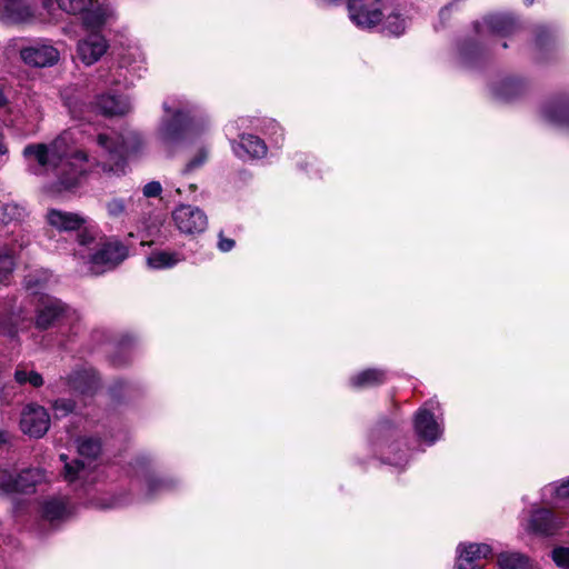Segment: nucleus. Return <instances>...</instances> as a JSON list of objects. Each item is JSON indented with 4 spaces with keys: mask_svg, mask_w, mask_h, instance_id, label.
Returning a JSON list of instances; mask_svg holds the SVG:
<instances>
[{
    "mask_svg": "<svg viewBox=\"0 0 569 569\" xmlns=\"http://www.w3.org/2000/svg\"><path fill=\"white\" fill-rule=\"evenodd\" d=\"M23 156L29 162L38 164L37 173L53 172L66 189L79 182L88 162L87 153L71 144V136L68 132H63L48 144H28L23 149Z\"/></svg>",
    "mask_w": 569,
    "mask_h": 569,
    "instance_id": "nucleus-1",
    "label": "nucleus"
},
{
    "mask_svg": "<svg viewBox=\"0 0 569 569\" xmlns=\"http://www.w3.org/2000/svg\"><path fill=\"white\" fill-rule=\"evenodd\" d=\"M97 142L109 153L110 160L113 161L112 166L103 163V171L116 174L124 172V161L127 157L138 152L141 147L140 137L133 132L128 133L126 137L122 136L118 138L117 141H112L107 134L101 133L98 136Z\"/></svg>",
    "mask_w": 569,
    "mask_h": 569,
    "instance_id": "nucleus-2",
    "label": "nucleus"
},
{
    "mask_svg": "<svg viewBox=\"0 0 569 569\" xmlns=\"http://www.w3.org/2000/svg\"><path fill=\"white\" fill-rule=\"evenodd\" d=\"M70 311L60 299L42 295L34 305L33 325L41 331L59 327L69 318Z\"/></svg>",
    "mask_w": 569,
    "mask_h": 569,
    "instance_id": "nucleus-3",
    "label": "nucleus"
},
{
    "mask_svg": "<svg viewBox=\"0 0 569 569\" xmlns=\"http://www.w3.org/2000/svg\"><path fill=\"white\" fill-rule=\"evenodd\" d=\"M7 50H17L21 60L29 67L47 68L58 63L60 53L57 48L48 42H33L26 47H18L17 40H11Z\"/></svg>",
    "mask_w": 569,
    "mask_h": 569,
    "instance_id": "nucleus-4",
    "label": "nucleus"
},
{
    "mask_svg": "<svg viewBox=\"0 0 569 569\" xmlns=\"http://www.w3.org/2000/svg\"><path fill=\"white\" fill-rule=\"evenodd\" d=\"M58 7L69 14H81L82 23L89 30L101 28L107 19V10L94 0H56Z\"/></svg>",
    "mask_w": 569,
    "mask_h": 569,
    "instance_id": "nucleus-5",
    "label": "nucleus"
},
{
    "mask_svg": "<svg viewBox=\"0 0 569 569\" xmlns=\"http://www.w3.org/2000/svg\"><path fill=\"white\" fill-rule=\"evenodd\" d=\"M348 11L351 21L360 28H373L382 20L380 0H349Z\"/></svg>",
    "mask_w": 569,
    "mask_h": 569,
    "instance_id": "nucleus-6",
    "label": "nucleus"
},
{
    "mask_svg": "<svg viewBox=\"0 0 569 569\" xmlns=\"http://www.w3.org/2000/svg\"><path fill=\"white\" fill-rule=\"evenodd\" d=\"M20 428L30 437H43L50 428L49 412L38 403L27 405L21 411Z\"/></svg>",
    "mask_w": 569,
    "mask_h": 569,
    "instance_id": "nucleus-7",
    "label": "nucleus"
},
{
    "mask_svg": "<svg viewBox=\"0 0 569 569\" xmlns=\"http://www.w3.org/2000/svg\"><path fill=\"white\" fill-rule=\"evenodd\" d=\"M172 219L177 228L187 234L200 233L208 224L207 216L202 210L188 204L179 206L172 212Z\"/></svg>",
    "mask_w": 569,
    "mask_h": 569,
    "instance_id": "nucleus-8",
    "label": "nucleus"
},
{
    "mask_svg": "<svg viewBox=\"0 0 569 569\" xmlns=\"http://www.w3.org/2000/svg\"><path fill=\"white\" fill-rule=\"evenodd\" d=\"M107 49V40L100 33L92 32L78 42L77 56L83 64L91 66L100 60Z\"/></svg>",
    "mask_w": 569,
    "mask_h": 569,
    "instance_id": "nucleus-9",
    "label": "nucleus"
},
{
    "mask_svg": "<svg viewBox=\"0 0 569 569\" xmlns=\"http://www.w3.org/2000/svg\"><path fill=\"white\" fill-rule=\"evenodd\" d=\"M48 223L60 232L80 230L88 223V217L77 212L50 209L47 213Z\"/></svg>",
    "mask_w": 569,
    "mask_h": 569,
    "instance_id": "nucleus-10",
    "label": "nucleus"
},
{
    "mask_svg": "<svg viewBox=\"0 0 569 569\" xmlns=\"http://www.w3.org/2000/svg\"><path fill=\"white\" fill-rule=\"evenodd\" d=\"M33 17L28 0H0V20L6 23H23Z\"/></svg>",
    "mask_w": 569,
    "mask_h": 569,
    "instance_id": "nucleus-11",
    "label": "nucleus"
},
{
    "mask_svg": "<svg viewBox=\"0 0 569 569\" xmlns=\"http://www.w3.org/2000/svg\"><path fill=\"white\" fill-rule=\"evenodd\" d=\"M44 480V472L39 468L22 470L16 477H10L4 488L9 492H32L34 487Z\"/></svg>",
    "mask_w": 569,
    "mask_h": 569,
    "instance_id": "nucleus-12",
    "label": "nucleus"
},
{
    "mask_svg": "<svg viewBox=\"0 0 569 569\" xmlns=\"http://www.w3.org/2000/svg\"><path fill=\"white\" fill-rule=\"evenodd\" d=\"M127 256L128 250L121 242H106L96 253L92 254L91 262L110 269L121 263Z\"/></svg>",
    "mask_w": 569,
    "mask_h": 569,
    "instance_id": "nucleus-13",
    "label": "nucleus"
},
{
    "mask_svg": "<svg viewBox=\"0 0 569 569\" xmlns=\"http://www.w3.org/2000/svg\"><path fill=\"white\" fill-rule=\"evenodd\" d=\"M563 526L562 519L556 517L551 510L539 509L532 512L529 529L539 535H553Z\"/></svg>",
    "mask_w": 569,
    "mask_h": 569,
    "instance_id": "nucleus-14",
    "label": "nucleus"
},
{
    "mask_svg": "<svg viewBox=\"0 0 569 569\" xmlns=\"http://www.w3.org/2000/svg\"><path fill=\"white\" fill-rule=\"evenodd\" d=\"M491 547L486 543H471L466 547L459 556V569H479L480 560L486 559L491 553Z\"/></svg>",
    "mask_w": 569,
    "mask_h": 569,
    "instance_id": "nucleus-15",
    "label": "nucleus"
},
{
    "mask_svg": "<svg viewBox=\"0 0 569 569\" xmlns=\"http://www.w3.org/2000/svg\"><path fill=\"white\" fill-rule=\"evenodd\" d=\"M190 124V118L182 111L172 114V119L163 122L160 134L163 141L171 143L180 140Z\"/></svg>",
    "mask_w": 569,
    "mask_h": 569,
    "instance_id": "nucleus-16",
    "label": "nucleus"
},
{
    "mask_svg": "<svg viewBox=\"0 0 569 569\" xmlns=\"http://www.w3.org/2000/svg\"><path fill=\"white\" fill-rule=\"evenodd\" d=\"M415 429L420 438L429 442H435L440 436V429L433 415L427 410H420L416 415Z\"/></svg>",
    "mask_w": 569,
    "mask_h": 569,
    "instance_id": "nucleus-17",
    "label": "nucleus"
},
{
    "mask_svg": "<svg viewBox=\"0 0 569 569\" xmlns=\"http://www.w3.org/2000/svg\"><path fill=\"white\" fill-rule=\"evenodd\" d=\"M238 157H243L244 153L251 158H262L267 154V146L260 138L253 134L241 136L240 142L233 147Z\"/></svg>",
    "mask_w": 569,
    "mask_h": 569,
    "instance_id": "nucleus-18",
    "label": "nucleus"
},
{
    "mask_svg": "<svg viewBox=\"0 0 569 569\" xmlns=\"http://www.w3.org/2000/svg\"><path fill=\"white\" fill-rule=\"evenodd\" d=\"M96 106L104 116H122L130 110L129 103L119 97L111 94H102L97 98Z\"/></svg>",
    "mask_w": 569,
    "mask_h": 569,
    "instance_id": "nucleus-19",
    "label": "nucleus"
},
{
    "mask_svg": "<svg viewBox=\"0 0 569 569\" xmlns=\"http://www.w3.org/2000/svg\"><path fill=\"white\" fill-rule=\"evenodd\" d=\"M68 385L81 395H92L97 389L96 377L88 371H74L68 377Z\"/></svg>",
    "mask_w": 569,
    "mask_h": 569,
    "instance_id": "nucleus-20",
    "label": "nucleus"
},
{
    "mask_svg": "<svg viewBox=\"0 0 569 569\" xmlns=\"http://www.w3.org/2000/svg\"><path fill=\"white\" fill-rule=\"evenodd\" d=\"M547 120L558 124H569V100H557L543 108Z\"/></svg>",
    "mask_w": 569,
    "mask_h": 569,
    "instance_id": "nucleus-21",
    "label": "nucleus"
},
{
    "mask_svg": "<svg viewBox=\"0 0 569 569\" xmlns=\"http://www.w3.org/2000/svg\"><path fill=\"white\" fill-rule=\"evenodd\" d=\"M489 29L498 34L507 36L516 29V21L507 14H491L485 19Z\"/></svg>",
    "mask_w": 569,
    "mask_h": 569,
    "instance_id": "nucleus-22",
    "label": "nucleus"
},
{
    "mask_svg": "<svg viewBox=\"0 0 569 569\" xmlns=\"http://www.w3.org/2000/svg\"><path fill=\"white\" fill-rule=\"evenodd\" d=\"M182 260V256L178 252L153 251L148 258L147 263L153 269L171 268Z\"/></svg>",
    "mask_w": 569,
    "mask_h": 569,
    "instance_id": "nucleus-23",
    "label": "nucleus"
},
{
    "mask_svg": "<svg viewBox=\"0 0 569 569\" xmlns=\"http://www.w3.org/2000/svg\"><path fill=\"white\" fill-rule=\"evenodd\" d=\"M386 375L379 369H367L351 378V383L357 388H369L381 385Z\"/></svg>",
    "mask_w": 569,
    "mask_h": 569,
    "instance_id": "nucleus-24",
    "label": "nucleus"
},
{
    "mask_svg": "<svg viewBox=\"0 0 569 569\" xmlns=\"http://www.w3.org/2000/svg\"><path fill=\"white\" fill-rule=\"evenodd\" d=\"M13 379L19 386L30 385L33 388H40L44 383L43 377L26 365L16 368Z\"/></svg>",
    "mask_w": 569,
    "mask_h": 569,
    "instance_id": "nucleus-25",
    "label": "nucleus"
},
{
    "mask_svg": "<svg viewBox=\"0 0 569 569\" xmlns=\"http://www.w3.org/2000/svg\"><path fill=\"white\" fill-rule=\"evenodd\" d=\"M498 565L501 569H528L529 560L521 553H500Z\"/></svg>",
    "mask_w": 569,
    "mask_h": 569,
    "instance_id": "nucleus-26",
    "label": "nucleus"
},
{
    "mask_svg": "<svg viewBox=\"0 0 569 569\" xmlns=\"http://www.w3.org/2000/svg\"><path fill=\"white\" fill-rule=\"evenodd\" d=\"M67 515V507L62 500L52 499L43 503L42 516L48 521L63 519Z\"/></svg>",
    "mask_w": 569,
    "mask_h": 569,
    "instance_id": "nucleus-27",
    "label": "nucleus"
},
{
    "mask_svg": "<svg viewBox=\"0 0 569 569\" xmlns=\"http://www.w3.org/2000/svg\"><path fill=\"white\" fill-rule=\"evenodd\" d=\"M24 208L18 203H6L0 207V220L4 224L20 221L24 218Z\"/></svg>",
    "mask_w": 569,
    "mask_h": 569,
    "instance_id": "nucleus-28",
    "label": "nucleus"
},
{
    "mask_svg": "<svg viewBox=\"0 0 569 569\" xmlns=\"http://www.w3.org/2000/svg\"><path fill=\"white\" fill-rule=\"evenodd\" d=\"M60 459L63 460L64 463V479L69 482H73L74 480L82 477L84 472V463L81 460H74L73 462H67V456L60 455Z\"/></svg>",
    "mask_w": 569,
    "mask_h": 569,
    "instance_id": "nucleus-29",
    "label": "nucleus"
},
{
    "mask_svg": "<svg viewBox=\"0 0 569 569\" xmlns=\"http://www.w3.org/2000/svg\"><path fill=\"white\" fill-rule=\"evenodd\" d=\"M100 442L94 439L86 438L79 440L78 451L86 458H96L100 453Z\"/></svg>",
    "mask_w": 569,
    "mask_h": 569,
    "instance_id": "nucleus-30",
    "label": "nucleus"
},
{
    "mask_svg": "<svg viewBox=\"0 0 569 569\" xmlns=\"http://www.w3.org/2000/svg\"><path fill=\"white\" fill-rule=\"evenodd\" d=\"M51 406L56 418H64L76 409V402L64 398L56 399Z\"/></svg>",
    "mask_w": 569,
    "mask_h": 569,
    "instance_id": "nucleus-31",
    "label": "nucleus"
},
{
    "mask_svg": "<svg viewBox=\"0 0 569 569\" xmlns=\"http://www.w3.org/2000/svg\"><path fill=\"white\" fill-rule=\"evenodd\" d=\"M383 28L392 36H400L405 31V20L399 14H390Z\"/></svg>",
    "mask_w": 569,
    "mask_h": 569,
    "instance_id": "nucleus-32",
    "label": "nucleus"
},
{
    "mask_svg": "<svg viewBox=\"0 0 569 569\" xmlns=\"http://www.w3.org/2000/svg\"><path fill=\"white\" fill-rule=\"evenodd\" d=\"M13 267V258L8 253H0V286L4 283Z\"/></svg>",
    "mask_w": 569,
    "mask_h": 569,
    "instance_id": "nucleus-33",
    "label": "nucleus"
},
{
    "mask_svg": "<svg viewBox=\"0 0 569 569\" xmlns=\"http://www.w3.org/2000/svg\"><path fill=\"white\" fill-rule=\"evenodd\" d=\"M552 560L558 567L569 569V547H557L552 550Z\"/></svg>",
    "mask_w": 569,
    "mask_h": 569,
    "instance_id": "nucleus-34",
    "label": "nucleus"
},
{
    "mask_svg": "<svg viewBox=\"0 0 569 569\" xmlns=\"http://www.w3.org/2000/svg\"><path fill=\"white\" fill-rule=\"evenodd\" d=\"M78 231L79 233L77 234V242L82 247L89 248L96 240L93 230L89 226L84 224Z\"/></svg>",
    "mask_w": 569,
    "mask_h": 569,
    "instance_id": "nucleus-35",
    "label": "nucleus"
},
{
    "mask_svg": "<svg viewBox=\"0 0 569 569\" xmlns=\"http://www.w3.org/2000/svg\"><path fill=\"white\" fill-rule=\"evenodd\" d=\"M208 159V152L204 149L199 150V152L186 164L182 170L183 173H189L198 168H200Z\"/></svg>",
    "mask_w": 569,
    "mask_h": 569,
    "instance_id": "nucleus-36",
    "label": "nucleus"
},
{
    "mask_svg": "<svg viewBox=\"0 0 569 569\" xmlns=\"http://www.w3.org/2000/svg\"><path fill=\"white\" fill-rule=\"evenodd\" d=\"M107 211L111 218H119L126 212V204L122 199H111L107 202Z\"/></svg>",
    "mask_w": 569,
    "mask_h": 569,
    "instance_id": "nucleus-37",
    "label": "nucleus"
},
{
    "mask_svg": "<svg viewBox=\"0 0 569 569\" xmlns=\"http://www.w3.org/2000/svg\"><path fill=\"white\" fill-rule=\"evenodd\" d=\"M162 192V186L159 181H151L144 184L142 193L146 198L159 197Z\"/></svg>",
    "mask_w": 569,
    "mask_h": 569,
    "instance_id": "nucleus-38",
    "label": "nucleus"
},
{
    "mask_svg": "<svg viewBox=\"0 0 569 569\" xmlns=\"http://www.w3.org/2000/svg\"><path fill=\"white\" fill-rule=\"evenodd\" d=\"M234 244L236 242L233 239L226 238L222 231L219 233L218 248L220 251L228 252L233 249Z\"/></svg>",
    "mask_w": 569,
    "mask_h": 569,
    "instance_id": "nucleus-39",
    "label": "nucleus"
},
{
    "mask_svg": "<svg viewBox=\"0 0 569 569\" xmlns=\"http://www.w3.org/2000/svg\"><path fill=\"white\" fill-rule=\"evenodd\" d=\"M557 496L560 498H569V480L557 488Z\"/></svg>",
    "mask_w": 569,
    "mask_h": 569,
    "instance_id": "nucleus-40",
    "label": "nucleus"
},
{
    "mask_svg": "<svg viewBox=\"0 0 569 569\" xmlns=\"http://www.w3.org/2000/svg\"><path fill=\"white\" fill-rule=\"evenodd\" d=\"M0 332H2L6 336H9V337H14L17 335L18 330L14 328H11V327L7 329V328L0 326Z\"/></svg>",
    "mask_w": 569,
    "mask_h": 569,
    "instance_id": "nucleus-41",
    "label": "nucleus"
},
{
    "mask_svg": "<svg viewBox=\"0 0 569 569\" xmlns=\"http://www.w3.org/2000/svg\"><path fill=\"white\" fill-rule=\"evenodd\" d=\"M10 436L7 431L0 430V446L8 442Z\"/></svg>",
    "mask_w": 569,
    "mask_h": 569,
    "instance_id": "nucleus-42",
    "label": "nucleus"
},
{
    "mask_svg": "<svg viewBox=\"0 0 569 569\" xmlns=\"http://www.w3.org/2000/svg\"><path fill=\"white\" fill-rule=\"evenodd\" d=\"M2 139H3V137L0 133V154H6L8 152V149H7L6 144L3 143Z\"/></svg>",
    "mask_w": 569,
    "mask_h": 569,
    "instance_id": "nucleus-43",
    "label": "nucleus"
},
{
    "mask_svg": "<svg viewBox=\"0 0 569 569\" xmlns=\"http://www.w3.org/2000/svg\"><path fill=\"white\" fill-rule=\"evenodd\" d=\"M402 461H403V459L401 457L389 460V462L393 463V465H400Z\"/></svg>",
    "mask_w": 569,
    "mask_h": 569,
    "instance_id": "nucleus-44",
    "label": "nucleus"
},
{
    "mask_svg": "<svg viewBox=\"0 0 569 569\" xmlns=\"http://www.w3.org/2000/svg\"><path fill=\"white\" fill-rule=\"evenodd\" d=\"M447 12H448V9H447V8H445V9H442V10L440 11V16H441V17H443Z\"/></svg>",
    "mask_w": 569,
    "mask_h": 569,
    "instance_id": "nucleus-45",
    "label": "nucleus"
},
{
    "mask_svg": "<svg viewBox=\"0 0 569 569\" xmlns=\"http://www.w3.org/2000/svg\"><path fill=\"white\" fill-rule=\"evenodd\" d=\"M163 108H164V110H166L167 112H169V111H170V109H169V107L167 106V103H164V104H163Z\"/></svg>",
    "mask_w": 569,
    "mask_h": 569,
    "instance_id": "nucleus-46",
    "label": "nucleus"
},
{
    "mask_svg": "<svg viewBox=\"0 0 569 569\" xmlns=\"http://www.w3.org/2000/svg\"><path fill=\"white\" fill-rule=\"evenodd\" d=\"M190 189H191L192 191H194V190H196V186H194V184H190Z\"/></svg>",
    "mask_w": 569,
    "mask_h": 569,
    "instance_id": "nucleus-47",
    "label": "nucleus"
},
{
    "mask_svg": "<svg viewBox=\"0 0 569 569\" xmlns=\"http://www.w3.org/2000/svg\"><path fill=\"white\" fill-rule=\"evenodd\" d=\"M528 4H531L535 0H526Z\"/></svg>",
    "mask_w": 569,
    "mask_h": 569,
    "instance_id": "nucleus-48",
    "label": "nucleus"
}]
</instances>
